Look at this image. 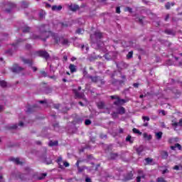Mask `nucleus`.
<instances>
[{"mask_svg": "<svg viewBox=\"0 0 182 182\" xmlns=\"http://www.w3.org/2000/svg\"><path fill=\"white\" fill-rule=\"evenodd\" d=\"M110 99L115 100L116 101L114 102V105L115 106H122V105H124V103H126V100L124 99H121L120 97H119L118 95H111L110 96Z\"/></svg>", "mask_w": 182, "mask_h": 182, "instance_id": "nucleus-1", "label": "nucleus"}, {"mask_svg": "<svg viewBox=\"0 0 182 182\" xmlns=\"http://www.w3.org/2000/svg\"><path fill=\"white\" fill-rule=\"evenodd\" d=\"M46 33L47 38H50V36H52L55 45H59V43L60 42V38H59L58 33H53L52 31H47Z\"/></svg>", "mask_w": 182, "mask_h": 182, "instance_id": "nucleus-2", "label": "nucleus"}, {"mask_svg": "<svg viewBox=\"0 0 182 182\" xmlns=\"http://www.w3.org/2000/svg\"><path fill=\"white\" fill-rule=\"evenodd\" d=\"M88 79H90L92 83H98V82H100V85H102L106 83V81H105V79L100 77V76L99 75H95V76L91 75Z\"/></svg>", "mask_w": 182, "mask_h": 182, "instance_id": "nucleus-3", "label": "nucleus"}, {"mask_svg": "<svg viewBox=\"0 0 182 182\" xmlns=\"http://www.w3.org/2000/svg\"><path fill=\"white\" fill-rule=\"evenodd\" d=\"M56 163H58L60 168H63V166L65 167H69L70 164L68 161H63V159L62 156H58Z\"/></svg>", "mask_w": 182, "mask_h": 182, "instance_id": "nucleus-4", "label": "nucleus"}, {"mask_svg": "<svg viewBox=\"0 0 182 182\" xmlns=\"http://www.w3.org/2000/svg\"><path fill=\"white\" fill-rule=\"evenodd\" d=\"M73 92L75 95V99H83V100H86L85 97V92H79L76 89L73 90Z\"/></svg>", "mask_w": 182, "mask_h": 182, "instance_id": "nucleus-5", "label": "nucleus"}, {"mask_svg": "<svg viewBox=\"0 0 182 182\" xmlns=\"http://www.w3.org/2000/svg\"><path fill=\"white\" fill-rule=\"evenodd\" d=\"M46 8H51V10L52 11H56L57 12H59V11H62V6L60 5V6H56V5H54V6H50V4H46Z\"/></svg>", "mask_w": 182, "mask_h": 182, "instance_id": "nucleus-6", "label": "nucleus"}, {"mask_svg": "<svg viewBox=\"0 0 182 182\" xmlns=\"http://www.w3.org/2000/svg\"><path fill=\"white\" fill-rule=\"evenodd\" d=\"M68 9L72 11V12H76V11H79L80 9V7L77 4H71L70 6H68Z\"/></svg>", "mask_w": 182, "mask_h": 182, "instance_id": "nucleus-7", "label": "nucleus"}, {"mask_svg": "<svg viewBox=\"0 0 182 182\" xmlns=\"http://www.w3.org/2000/svg\"><path fill=\"white\" fill-rule=\"evenodd\" d=\"M138 174L139 176L136 177V182H141V178H146V175L143 173V171L139 170Z\"/></svg>", "mask_w": 182, "mask_h": 182, "instance_id": "nucleus-8", "label": "nucleus"}, {"mask_svg": "<svg viewBox=\"0 0 182 182\" xmlns=\"http://www.w3.org/2000/svg\"><path fill=\"white\" fill-rule=\"evenodd\" d=\"M34 56H41L42 58H46V52L43 50H38L34 53Z\"/></svg>", "mask_w": 182, "mask_h": 182, "instance_id": "nucleus-9", "label": "nucleus"}, {"mask_svg": "<svg viewBox=\"0 0 182 182\" xmlns=\"http://www.w3.org/2000/svg\"><path fill=\"white\" fill-rule=\"evenodd\" d=\"M21 70H22V68L19 67L18 65H14L11 68V71L14 73H19V72H21Z\"/></svg>", "mask_w": 182, "mask_h": 182, "instance_id": "nucleus-10", "label": "nucleus"}, {"mask_svg": "<svg viewBox=\"0 0 182 182\" xmlns=\"http://www.w3.org/2000/svg\"><path fill=\"white\" fill-rule=\"evenodd\" d=\"M124 180H126L127 181H129L130 180H133V171H130V172L127 173L124 176Z\"/></svg>", "mask_w": 182, "mask_h": 182, "instance_id": "nucleus-11", "label": "nucleus"}, {"mask_svg": "<svg viewBox=\"0 0 182 182\" xmlns=\"http://www.w3.org/2000/svg\"><path fill=\"white\" fill-rule=\"evenodd\" d=\"M117 113L118 114H124V113H126V109L124 107H117Z\"/></svg>", "mask_w": 182, "mask_h": 182, "instance_id": "nucleus-12", "label": "nucleus"}, {"mask_svg": "<svg viewBox=\"0 0 182 182\" xmlns=\"http://www.w3.org/2000/svg\"><path fill=\"white\" fill-rule=\"evenodd\" d=\"M144 166H153V159L146 158Z\"/></svg>", "mask_w": 182, "mask_h": 182, "instance_id": "nucleus-13", "label": "nucleus"}, {"mask_svg": "<svg viewBox=\"0 0 182 182\" xmlns=\"http://www.w3.org/2000/svg\"><path fill=\"white\" fill-rule=\"evenodd\" d=\"M136 151L138 156H141V153L144 151V147L142 145H141L138 148H136Z\"/></svg>", "mask_w": 182, "mask_h": 182, "instance_id": "nucleus-14", "label": "nucleus"}, {"mask_svg": "<svg viewBox=\"0 0 182 182\" xmlns=\"http://www.w3.org/2000/svg\"><path fill=\"white\" fill-rule=\"evenodd\" d=\"M94 36H95L96 41H99V40L102 39V38H103V34L100 32H95L94 33Z\"/></svg>", "mask_w": 182, "mask_h": 182, "instance_id": "nucleus-15", "label": "nucleus"}, {"mask_svg": "<svg viewBox=\"0 0 182 182\" xmlns=\"http://www.w3.org/2000/svg\"><path fill=\"white\" fill-rule=\"evenodd\" d=\"M82 75H83V77H85V79H89V77L91 76V75H89V73H87V69L86 68V67H85V68H83Z\"/></svg>", "mask_w": 182, "mask_h": 182, "instance_id": "nucleus-16", "label": "nucleus"}, {"mask_svg": "<svg viewBox=\"0 0 182 182\" xmlns=\"http://www.w3.org/2000/svg\"><path fill=\"white\" fill-rule=\"evenodd\" d=\"M59 145V141H50L48 143L49 147H56Z\"/></svg>", "mask_w": 182, "mask_h": 182, "instance_id": "nucleus-17", "label": "nucleus"}, {"mask_svg": "<svg viewBox=\"0 0 182 182\" xmlns=\"http://www.w3.org/2000/svg\"><path fill=\"white\" fill-rule=\"evenodd\" d=\"M69 69L71 73H75V72H77V69L76 68V65H75V64H70Z\"/></svg>", "mask_w": 182, "mask_h": 182, "instance_id": "nucleus-18", "label": "nucleus"}, {"mask_svg": "<svg viewBox=\"0 0 182 182\" xmlns=\"http://www.w3.org/2000/svg\"><path fill=\"white\" fill-rule=\"evenodd\" d=\"M119 157V154L117 153H111L109 154V160H116Z\"/></svg>", "mask_w": 182, "mask_h": 182, "instance_id": "nucleus-19", "label": "nucleus"}, {"mask_svg": "<svg viewBox=\"0 0 182 182\" xmlns=\"http://www.w3.org/2000/svg\"><path fill=\"white\" fill-rule=\"evenodd\" d=\"M176 149H178V150H181L182 146L178 143L175 144L174 146H171V150H176Z\"/></svg>", "mask_w": 182, "mask_h": 182, "instance_id": "nucleus-20", "label": "nucleus"}, {"mask_svg": "<svg viewBox=\"0 0 182 182\" xmlns=\"http://www.w3.org/2000/svg\"><path fill=\"white\" fill-rule=\"evenodd\" d=\"M175 5H176V3H174V2H172V3L167 2L165 4V8H166V9L168 10V9H171V6H174Z\"/></svg>", "mask_w": 182, "mask_h": 182, "instance_id": "nucleus-21", "label": "nucleus"}, {"mask_svg": "<svg viewBox=\"0 0 182 182\" xmlns=\"http://www.w3.org/2000/svg\"><path fill=\"white\" fill-rule=\"evenodd\" d=\"M168 157V152L166 151H163L161 152V158L164 159V160H167Z\"/></svg>", "mask_w": 182, "mask_h": 182, "instance_id": "nucleus-22", "label": "nucleus"}, {"mask_svg": "<svg viewBox=\"0 0 182 182\" xmlns=\"http://www.w3.org/2000/svg\"><path fill=\"white\" fill-rule=\"evenodd\" d=\"M11 161L16 163V164H22V161H21L18 158H11Z\"/></svg>", "mask_w": 182, "mask_h": 182, "instance_id": "nucleus-23", "label": "nucleus"}, {"mask_svg": "<svg viewBox=\"0 0 182 182\" xmlns=\"http://www.w3.org/2000/svg\"><path fill=\"white\" fill-rule=\"evenodd\" d=\"M144 136V139H146V140H148L149 141V140H151V139H153V136L151 135H149L147 133H144L143 134Z\"/></svg>", "mask_w": 182, "mask_h": 182, "instance_id": "nucleus-24", "label": "nucleus"}, {"mask_svg": "<svg viewBox=\"0 0 182 182\" xmlns=\"http://www.w3.org/2000/svg\"><path fill=\"white\" fill-rule=\"evenodd\" d=\"M157 140H161V137H163V132H159L155 134Z\"/></svg>", "mask_w": 182, "mask_h": 182, "instance_id": "nucleus-25", "label": "nucleus"}, {"mask_svg": "<svg viewBox=\"0 0 182 182\" xmlns=\"http://www.w3.org/2000/svg\"><path fill=\"white\" fill-rule=\"evenodd\" d=\"M86 169H87V166H78V168H77V170H78V171H79V173H82V171H85V170H86Z\"/></svg>", "mask_w": 182, "mask_h": 182, "instance_id": "nucleus-26", "label": "nucleus"}, {"mask_svg": "<svg viewBox=\"0 0 182 182\" xmlns=\"http://www.w3.org/2000/svg\"><path fill=\"white\" fill-rule=\"evenodd\" d=\"M132 132L135 134H139V136H141V134H142V133L140 132V130H139V129H137L136 128H133Z\"/></svg>", "mask_w": 182, "mask_h": 182, "instance_id": "nucleus-27", "label": "nucleus"}, {"mask_svg": "<svg viewBox=\"0 0 182 182\" xmlns=\"http://www.w3.org/2000/svg\"><path fill=\"white\" fill-rule=\"evenodd\" d=\"M164 33H166V35H174V32H173V30L170 29L165 30Z\"/></svg>", "mask_w": 182, "mask_h": 182, "instance_id": "nucleus-28", "label": "nucleus"}, {"mask_svg": "<svg viewBox=\"0 0 182 182\" xmlns=\"http://www.w3.org/2000/svg\"><path fill=\"white\" fill-rule=\"evenodd\" d=\"M133 58V50H131L127 55V59H132Z\"/></svg>", "mask_w": 182, "mask_h": 182, "instance_id": "nucleus-29", "label": "nucleus"}, {"mask_svg": "<svg viewBox=\"0 0 182 182\" xmlns=\"http://www.w3.org/2000/svg\"><path fill=\"white\" fill-rule=\"evenodd\" d=\"M39 77H46V73L45 71H41L38 74Z\"/></svg>", "mask_w": 182, "mask_h": 182, "instance_id": "nucleus-30", "label": "nucleus"}, {"mask_svg": "<svg viewBox=\"0 0 182 182\" xmlns=\"http://www.w3.org/2000/svg\"><path fill=\"white\" fill-rule=\"evenodd\" d=\"M98 109H104L105 108V102H100L97 104Z\"/></svg>", "mask_w": 182, "mask_h": 182, "instance_id": "nucleus-31", "label": "nucleus"}, {"mask_svg": "<svg viewBox=\"0 0 182 182\" xmlns=\"http://www.w3.org/2000/svg\"><path fill=\"white\" fill-rule=\"evenodd\" d=\"M35 109H36V106H33L32 107H28V109L26 110V112L28 113H31V112H33V110H35Z\"/></svg>", "mask_w": 182, "mask_h": 182, "instance_id": "nucleus-32", "label": "nucleus"}, {"mask_svg": "<svg viewBox=\"0 0 182 182\" xmlns=\"http://www.w3.org/2000/svg\"><path fill=\"white\" fill-rule=\"evenodd\" d=\"M156 182H167V181H166L163 177H159L156 179Z\"/></svg>", "mask_w": 182, "mask_h": 182, "instance_id": "nucleus-33", "label": "nucleus"}, {"mask_svg": "<svg viewBox=\"0 0 182 182\" xmlns=\"http://www.w3.org/2000/svg\"><path fill=\"white\" fill-rule=\"evenodd\" d=\"M0 86H1V87H6V82L4 80L0 81Z\"/></svg>", "mask_w": 182, "mask_h": 182, "instance_id": "nucleus-34", "label": "nucleus"}, {"mask_svg": "<svg viewBox=\"0 0 182 182\" xmlns=\"http://www.w3.org/2000/svg\"><path fill=\"white\" fill-rule=\"evenodd\" d=\"M23 63H27L29 65H31V63H32V61H31V60H28V59H25V58H23Z\"/></svg>", "mask_w": 182, "mask_h": 182, "instance_id": "nucleus-35", "label": "nucleus"}, {"mask_svg": "<svg viewBox=\"0 0 182 182\" xmlns=\"http://www.w3.org/2000/svg\"><path fill=\"white\" fill-rule=\"evenodd\" d=\"M85 126H90V124H92V121L90 119H85Z\"/></svg>", "mask_w": 182, "mask_h": 182, "instance_id": "nucleus-36", "label": "nucleus"}, {"mask_svg": "<svg viewBox=\"0 0 182 182\" xmlns=\"http://www.w3.org/2000/svg\"><path fill=\"white\" fill-rule=\"evenodd\" d=\"M62 43V45H63V46H66V45H68V43H69V40H68V39H64L63 41V42L61 43Z\"/></svg>", "mask_w": 182, "mask_h": 182, "instance_id": "nucleus-37", "label": "nucleus"}, {"mask_svg": "<svg viewBox=\"0 0 182 182\" xmlns=\"http://www.w3.org/2000/svg\"><path fill=\"white\" fill-rule=\"evenodd\" d=\"M126 141H129V143H133V141H132V136L128 135L126 138Z\"/></svg>", "mask_w": 182, "mask_h": 182, "instance_id": "nucleus-38", "label": "nucleus"}, {"mask_svg": "<svg viewBox=\"0 0 182 182\" xmlns=\"http://www.w3.org/2000/svg\"><path fill=\"white\" fill-rule=\"evenodd\" d=\"M128 11V12H129V14H133V9L132 8H130V7H127L126 9H125V11Z\"/></svg>", "mask_w": 182, "mask_h": 182, "instance_id": "nucleus-39", "label": "nucleus"}, {"mask_svg": "<svg viewBox=\"0 0 182 182\" xmlns=\"http://www.w3.org/2000/svg\"><path fill=\"white\" fill-rule=\"evenodd\" d=\"M46 176V173H44V174L42 175V177L34 176V178H36V180H42V178H45Z\"/></svg>", "mask_w": 182, "mask_h": 182, "instance_id": "nucleus-40", "label": "nucleus"}, {"mask_svg": "<svg viewBox=\"0 0 182 182\" xmlns=\"http://www.w3.org/2000/svg\"><path fill=\"white\" fill-rule=\"evenodd\" d=\"M142 120H144V122H146H146H150V117L144 116L142 117Z\"/></svg>", "mask_w": 182, "mask_h": 182, "instance_id": "nucleus-41", "label": "nucleus"}, {"mask_svg": "<svg viewBox=\"0 0 182 182\" xmlns=\"http://www.w3.org/2000/svg\"><path fill=\"white\" fill-rule=\"evenodd\" d=\"M117 83H119V80H113L112 81V85H116Z\"/></svg>", "mask_w": 182, "mask_h": 182, "instance_id": "nucleus-42", "label": "nucleus"}, {"mask_svg": "<svg viewBox=\"0 0 182 182\" xmlns=\"http://www.w3.org/2000/svg\"><path fill=\"white\" fill-rule=\"evenodd\" d=\"M168 19H170V14H166V16H165L164 21L167 22Z\"/></svg>", "mask_w": 182, "mask_h": 182, "instance_id": "nucleus-43", "label": "nucleus"}, {"mask_svg": "<svg viewBox=\"0 0 182 182\" xmlns=\"http://www.w3.org/2000/svg\"><path fill=\"white\" fill-rule=\"evenodd\" d=\"M120 6H117L116 8V14H120Z\"/></svg>", "mask_w": 182, "mask_h": 182, "instance_id": "nucleus-44", "label": "nucleus"}, {"mask_svg": "<svg viewBox=\"0 0 182 182\" xmlns=\"http://www.w3.org/2000/svg\"><path fill=\"white\" fill-rule=\"evenodd\" d=\"M173 170L178 171V170H180V166L176 165L175 166L173 167Z\"/></svg>", "mask_w": 182, "mask_h": 182, "instance_id": "nucleus-45", "label": "nucleus"}, {"mask_svg": "<svg viewBox=\"0 0 182 182\" xmlns=\"http://www.w3.org/2000/svg\"><path fill=\"white\" fill-rule=\"evenodd\" d=\"M76 33H78V35H80V33H82V28L77 29Z\"/></svg>", "mask_w": 182, "mask_h": 182, "instance_id": "nucleus-46", "label": "nucleus"}, {"mask_svg": "<svg viewBox=\"0 0 182 182\" xmlns=\"http://www.w3.org/2000/svg\"><path fill=\"white\" fill-rule=\"evenodd\" d=\"M80 164V160H77V162H76V164H75V166H77V168H79V167H80V166H79Z\"/></svg>", "mask_w": 182, "mask_h": 182, "instance_id": "nucleus-47", "label": "nucleus"}, {"mask_svg": "<svg viewBox=\"0 0 182 182\" xmlns=\"http://www.w3.org/2000/svg\"><path fill=\"white\" fill-rule=\"evenodd\" d=\"M62 28H68V24L65 23H61Z\"/></svg>", "mask_w": 182, "mask_h": 182, "instance_id": "nucleus-48", "label": "nucleus"}, {"mask_svg": "<svg viewBox=\"0 0 182 182\" xmlns=\"http://www.w3.org/2000/svg\"><path fill=\"white\" fill-rule=\"evenodd\" d=\"M172 126H173V127H177V126H178V122H173V123L172 124Z\"/></svg>", "mask_w": 182, "mask_h": 182, "instance_id": "nucleus-49", "label": "nucleus"}, {"mask_svg": "<svg viewBox=\"0 0 182 182\" xmlns=\"http://www.w3.org/2000/svg\"><path fill=\"white\" fill-rule=\"evenodd\" d=\"M169 171L168 169H164V171H162V174H166V173H168Z\"/></svg>", "mask_w": 182, "mask_h": 182, "instance_id": "nucleus-50", "label": "nucleus"}, {"mask_svg": "<svg viewBox=\"0 0 182 182\" xmlns=\"http://www.w3.org/2000/svg\"><path fill=\"white\" fill-rule=\"evenodd\" d=\"M40 29H41V31H42L43 32H45V25L41 26Z\"/></svg>", "mask_w": 182, "mask_h": 182, "instance_id": "nucleus-51", "label": "nucleus"}, {"mask_svg": "<svg viewBox=\"0 0 182 182\" xmlns=\"http://www.w3.org/2000/svg\"><path fill=\"white\" fill-rule=\"evenodd\" d=\"M22 6H23V8H27L28 4H26V3H25V2H23L22 3Z\"/></svg>", "mask_w": 182, "mask_h": 182, "instance_id": "nucleus-52", "label": "nucleus"}, {"mask_svg": "<svg viewBox=\"0 0 182 182\" xmlns=\"http://www.w3.org/2000/svg\"><path fill=\"white\" fill-rule=\"evenodd\" d=\"M178 123V126L182 127V118L179 120V122Z\"/></svg>", "mask_w": 182, "mask_h": 182, "instance_id": "nucleus-53", "label": "nucleus"}, {"mask_svg": "<svg viewBox=\"0 0 182 182\" xmlns=\"http://www.w3.org/2000/svg\"><path fill=\"white\" fill-rule=\"evenodd\" d=\"M118 83H119V85H124V80H118Z\"/></svg>", "mask_w": 182, "mask_h": 182, "instance_id": "nucleus-54", "label": "nucleus"}, {"mask_svg": "<svg viewBox=\"0 0 182 182\" xmlns=\"http://www.w3.org/2000/svg\"><path fill=\"white\" fill-rule=\"evenodd\" d=\"M29 30H30L29 27H27L26 29L23 30V32H29Z\"/></svg>", "mask_w": 182, "mask_h": 182, "instance_id": "nucleus-55", "label": "nucleus"}, {"mask_svg": "<svg viewBox=\"0 0 182 182\" xmlns=\"http://www.w3.org/2000/svg\"><path fill=\"white\" fill-rule=\"evenodd\" d=\"M53 126L54 128L59 127V123L53 124Z\"/></svg>", "mask_w": 182, "mask_h": 182, "instance_id": "nucleus-56", "label": "nucleus"}, {"mask_svg": "<svg viewBox=\"0 0 182 182\" xmlns=\"http://www.w3.org/2000/svg\"><path fill=\"white\" fill-rule=\"evenodd\" d=\"M119 133L120 134H123V133H124V129H123L122 128H119Z\"/></svg>", "mask_w": 182, "mask_h": 182, "instance_id": "nucleus-57", "label": "nucleus"}, {"mask_svg": "<svg viewBox=\"0 0 182 182\" xmlns=\"http://www.w3.org/2000/svg\"><path fill=\"white\" fill-rule=\"evenodd\" d=\"M44 14H45V11L41 12L40 13V18H43Z\"/></svg>", "mask_w": 182, "mask_h": 182, "instance_id": "nucleus-58", "label": "nucleus"}, {"mask_svg": "<svg viewBox=\"0 0 182 182\" xmlns=\"http://www.w3.org/2000/svg\"><path fill=\"white\" fill-rule=\"evenodd\" d=\"M85 181L86 182H92V179H90V178H86Z\"/></svg>", "mask_w": 182, "mask_h": 182, "instance_id": "nucleus-59", "label": "nucleus"}, {"mask_svg": "<svg viewBox=\"0 0 182 182\" xmlns=\"http://www.w3.org/2000/svg\"><path fill=\"white\" fill-rule=\"evenodd\" d=\"M133 86H134V87L137 88V87H139V83H134Z\"/></svg>", "mask_w": 182, "mask_h": 182, "instance_id": "nucleus-60", "label": "nucleus"}, {"mask_svg": "<svg viewBox=\"0 0 182 182\" xmlns=\"http://www.w3.org/2000/svg\"><path fill=\"white\" fill-rule=\"evenodd\" d=\"M55 109H59L60 107V105L58 104L54 106Z\"/></svg>", "mask_w": 182, "mask_h": 182, "instance_id": "nucleus-61", "label": "nucleus"}, {"mask_svg": "<svg viewBox=\"0 0 182 182\" xmlns=\"http://www.w3.org/2000/svg\"><path fill=\"white\" fill-rule=\"evenodd\" d=\"M78 105H80V106H82V107L85 106V104H83V102H82L81 101H80L78 102Z\"/></svg>", "mask_w": 182, "mask_h": 182, "instance_id": "nucleus-62", "label": "nucleus"}, {"mask_svg": "<svg viewBox=\"0 0 182 182\" xmlns=\"http://www.w3.org/2000/svg\"><path fill=\"white\" fill-rule=\"evenodd\" d=\"M33 72H36L38 70V68L36 67H32Z\"/></svg>", "mask_w": 182, "mask_h": 182, "instance_id": "nucleus-63", "label": "nucleus"}, {"mask_svg": "<svg viewBox=\"0 0 182 182\" xmlns=\"http://www.w3.org/2000/svg\"><path fill=\"white\" fill-rule=\"evenodd\" d=\"M63 59H64V60H65V62L68 60V56H66V55H64L63 56Z\"/></svg>", "mask_w": 182, "mask_h": 182, "instance_id": "nucleus-64", "label": "nucleus"}]
</instances>
